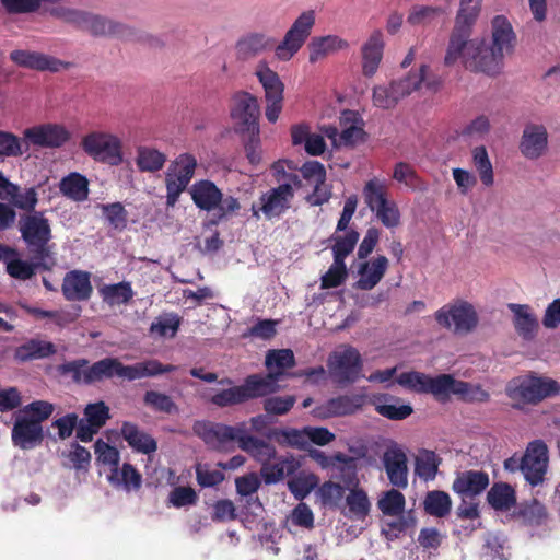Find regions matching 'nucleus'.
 <instances>
[{
	"label": "nucleus",
	"instance_id": "8",
	"mask_svg": "<svg viewBox=\"0 0 560 560\" xmlns=\"http://www.w3.org/2000/svg\"><path fill=\"white\" fill-rule=\"evenodd\" d=\"M80 145L96 162L110 166H118L122 163V143L113 133L91 131L82 138Z\"/></svg>",
	"mask_w": 560,
	"mask_h": 560
},
{
	"label": "nucleus",
	"instance_id": "49",
	"mask_svg": "<svg viewBox=\"0 0 560 560\" xmlns=\"http://www.w3.org/2000/svg\"><path fill=\"white\" fill-rule=\"evenodd\" d=\"M55 405L47 400H34L19 410V415L33 421L35 424L42 425V423L48 420L55 412Z\"/></svg>",
	"mask_w": 560,
	"mask_h": 560
},
{
	"label": "nucleus",
	"instance_id": "54",
	"mask_svg": "<svg viewBox=\"0 0 560 560\" xmlns=\"http://www.w3.org/2000/svg\"><path fill=\"white\" fill-rule=\"evenodd\" d=\"M377 505L384 515L396 516L404 513L406 499L399 490L390 489L383 494Z\"/></svg>",
	"mask_w": 560,
	"mask_h": 560
},
{
	"label": "nucleus",
	"instance_id": "52",
	"mask_svg": "<svg viewBox=\"0 0 560 560\" xmlns=\"http://www.w3.org/2000/svg\"><path fill=\"white\" fill-rule=\"evenodd\" d=\"M265 364L269 370L268 373L280 372V380L283 375L284 369L293 368L295 365L294 353L291 349L269 350L266 355Z\"/></svg>",
	"mask_w": 560,
	"mask_h": 560
},
{
	"label": "nucleus",
	"instance_id": "46",
	"mask_svg": "<svg viewBox=\"0 0 560 560\" xmlns=\"http://www.w3.org/2000/svg\"><path fill=\"white\" fill-rule=\"evenodd\" d=\"M424 70L425 65H422L417 73H409L407 77L394 80L390 82L389 86L392 89V93H394L397 102H399L405 96L409 95L413 91L418 90L422 81L424 79Z\"/></svg>",
	"mask_w": 560,
	"mask_h": 560
},
{
	"label": "nucleus",
	"instance_id": "53",
	"mask_svg": "<svg viewBox=\"0 0 560 560\" xmlns=\"http://www.w3.org/2000/svg\"><path fill=\"white\" fill-rule=\"evenodd\" d=\"M28 150L25 140L11 131L0 130V156L18 158Z\"/></svg>",
	"mask_w": 560,
	"mask_h": 560
},
{
	"label": "nucleus",
	"instance_id": "61",
	"mask_svg": "<svg viewBox=\"0 0 560 560\" xmlns=\"http://www.w3.org/2000/svg\"><path fill=\"white\" fill-rule=\"evenodd\" d=\"M143 402L145 406L152 408L155 411L173 413L177 411V406L173 399L163 393L156 390H148L143 396Z\"/></svg>",
	"mask_w": 560,
	"mask_h": 560
},
{
	"label": "nucleus",
	"instance_id": "23",
	"mask_svg": "<svg viewBox=\"0 0 560 560\" xmlns=\"http://www.w3.org/2000/svg\"><path fill=\"white\" fill-rule=\"evenodd\" d=\"M10 59L20 67L38 71L58 72L61 68L67 67V63L55 57L30 50H13L10 54Z\"/></svg>",
	"mask_w": 560,
	"mask_h": 560
},
{
	"label": "nucleus",
	"instance_id": "10",
	"mask_svg": "<svg viewBox=\"0 0 560 560\" xmlns=\"http://www.w3.org/2000/svg\"><path fill=\"white\" fill-rule=\"evenodd\" d=\"M265 93V115L269 122L275 124L283 107L284 84L279 74L271 70L265 61H260L255 72Z\"/></svg>",
	"mask_w": 560,
	"mask_h": 560
},
{
	"label": "nucleus",
	"instance_id": "36",
	"mask_svg": "<svg viewBox=\"0 0 560 560\" xmlns=\"http://www.w3.org/2000/svg\"><path fill=\"white\" fill-rule=\"evenodd\" d=\"M488 503L497 511H510L516 504L514 488L505 482L494 483L487 493Z\"/></svg>",
	"mask_w": 560,
	"mask_h": 560
},
{
	"label": "nucleus",
	"instance_id": "25",
	"mask_svg": "<svg viewBox=\"0 0 560 560\" xmlns=\"http://www.w3.org/2000/svg\"><path fill=\"white\" fill-rule=\"evenodd\" d=\"M389 261L387 257L378 255L377 257L360 264L358 273L359 280L354 287L359 290L370 291L376 287L385 276Z\"/></svg>",
	"mask_w": 560,
	"mask_h": 560
},
{
	"label": "nucleus",
	"instance_id": "47",
	"mask_svg": "<svg viewBox=\"0 0 560 560\" xmlns=\"http://www.w3.org/2000/svg\"><path fill=\"white\" fill-rule=\"evenodd\" d=\"M424 70L425 65H422L417 73H409L407 77L394 80L390 82L389 86L392 89V93H394L397 102H399L405 96L409 95L413 91L418 90L422 81L424 79Z\"/></svg>",
	"mask_w": 560,
	"mask_h": 560
},
{
	"label": "nucleus",
	"instance_id": "2",
	"mask_svg": "<svg viewBox=\"0 0 560 560\" xmlns=\"http://www.w3.org/2000/svg\"><path fill=\"white\" fill-rule=\"evenodd\" d=\"M280 374V372H271L247 375L241 385L219 390L209 401L219 408H226L272 395L279 390Z\"/></svg>",
	"mask_w": 560,
	"mask_h": 560
},
{
	"label": "nucleus",
	"instance_id": "32",
	"mask_svg": "<svg viewBox=\"0 0 560 560\" xmlns=\"http://www.w3.org/2000/svg\"><path fill=\"white\" fill-rule=\"evenodd\" d=\"M510 311L514 314L513 323L516 332L525 340L535 338L538 331L537 317L530 313V307L526 304H509Z\"/></svg>",
	"mask_w": 560,
	"mask_h": 560
},
{
	"label": "nucleus",
	"instance_id": "22",
	"mask_svg": "<svg viewBox=\"0 0 560 560\" xmlns=\"http://www.w3.org/2000/svg\"><path fill=\"white\" fill-rule=\"evenodd\" d=\"M61 291L67 301H88L93 293L90 272L83 270L67 272Z\"/></svg>",
	"mask_w": 560,
	"mask_h": 560
},
{
	"label": "nucleus",
	"instance_id": "20",
	"mask_svg": "<svg viewBox=\"0 0 560 560\" xmlns=\"http://www.w3.org/2000/svg\"><path fill=\"white\" fill-rule=\"evenodd\" d=\"M11 439L14 446L21 450H32L44 441L43 425L35 424L18 413L11 431Z\"/></svg>",
	"mask_w": 560,
	"mask_h": 560
},
{
	"label": "nucleus",
	"instance_id": "28",
	"mask_svg": "<svg viewBox=\"0 0 560 560\" xmlns=\"http://www.w3.org/2000/svg\"><path fill=\"white\" fill-rule=\"evenodd\" d=\"M275 460V463H266L260 468V476L266 485L281 481L284 476L293 475L301 466L293 455L277 456Z\"/></svg>",
	"mask_w": 560,
	"mask_h": 560
},
{
	"label": "nucleus",
	"instance_id": "33",
	"mask_svg": "<svg viewBox=\"0 0 560 560\" xmlns=\"http://www.w3.org/2000/svg\"><path fill=\"white\" fill-rule=\"evenodd\" d=\"M398 402L399 398L386 394L375 396L372 400V404L377 413L389 420L396 421L404 420L413 412V409L410 405H397Z\"/></svg>",
	"mask_w": 560,
	"mask_h": 560
},
{
	"label": "nucleus",
	"instance_id": "40",
	"mask_svg": "<svg viewBox=\"0 0 560 560\" xmlns=\"http://www.w3.org/2000/svg\"><path fill=\"white\" fill-rule=\"evenodd\" d=\"M343 235H339L335 232V234L330 237L334 241V245L331 246L334 259L338 261H345L346 258L353 252L360 234L354 229H349L345 231Z\"/></svg>",
	"mask_w": 560,
	"mask_h": 560
},
{
	"label": "nucleus",
	"instance_id": "26",
	"mask_svg": "<svg viewBox=\"0 0 560 560\" xmlns=\"http://www.w3.org/2000/svg\"><path fill=\"white\" fill-rule=\"evenodd\" d=\"M176 370L175 365L167 364L163 365L158 360H148L144 362H138L133 365H124L118 360L117 376L126 378L128 381H135L142 377L156 376L163 373L173 372Z\"/></svg>",
	"mask_w": 560,
	"mask_h": 560
},
{
	"label": "nucleus",
	"instance_id": "51",
	"mask_svg": "<svg viewBox=\"0 0 560 560\" xmlns=\"http://www.w3.org/2000/svg\"><path fill=\"white\" fill-rule=\"evenodd\" d=\"M472 163L481 183L487 187L492 186L494 183L493 167L483 145L476 147L472 150Z\"/></svg>",
	"mask_w": 560,
	"mask_h": 560
},
{
	"label": "nucleus",
	"instance_id": "42",
	"mask_svg": "<svg viewBox=\"0 0 560 560\" xmlns=\"http://www.w3.org/2000/svg\"><path fill=\"white\" fill-rule=\"evenodd\" d=\"M166 155L156 149L139 147L137 150L136 164L141 172H158L163 168Z\"/></svg>",
	"mask_w": 560,
	"mask_h": 560
},
{
	"label": "nucleus",
	"instance_id": "24",
	"mask_svg": "<svg viewBox=\"0 0 560 560\" xmlns=\"http://www.w3.org/2000/svg\"><path fill=\"white\" fill-rule=\"evenodd\" d=\"M489 486V476L481 470H466L457 474L452 490L464 498H474Z\"/></svg>",
	"mask_w": 560,
	"mask_h": 560
},
{
	"label": "nucleus",
	"instance_id": "19",
	"mask_svg": "<svg viewBox=\"0 0 560 560\" xmlns=\"http://www.w3.org/2000/svg\"><path fill=\"white\" fill-rule=\"evenodd\" d=\"M382 462L389 482L397 489H405L408 486V459L406 453L394 445L383 454Z\"/></svg>",
	"mask_w": 560,
	"mask_h": 560
},
{
	"label": "nucleus",
	"instance_id": "64",
	"mask_svg": "<svg viewBox=\"0 0 560 560\" xmlns=\"http://www.w3.org/2000/svg\"><path fill=\"white\" fill-rule=\"evenodd\" d=\"M180 319L175 314L159 316L150 326V331L160 337H174L179 328Z\"/></svg>",
	"mask_w": 560,
	"mask_h": 560
},
{
	"label": "nucleus",
	"instance_id": "58",
	"mask_svg": "<svg viewBox=\"0 0 560 560\" xmlns=\"http://www.w3.org/2000/svg\"><path fill=\"white\" fill-rule=\"evenodd\" d=\"M393 178L413 190L422 189L423 187V183L418 176L415 167L406 162H398L395 164Z\"/></svg>",
	"mask_w": 560,
	"mask_h": 560
},
{
	"label": "nucleus",
	"instance_id": "62",
	"mask_svg": "<svg viewBox=\"0 0 560 560\" xmlns=\"http://www.w3.org/2000/svg\"><path fill=\"white\" fill-rule=\"evenodd\" d=\"M372 212L381 223L388 228H396L400 223V212L395 201L387 199L382 205L376 207Z\"/></svg>",
	"mask_w": 560,
	"mask_h": 560
},
{
	"label": "nucleus",
	"instance_id": "43",
	"mask_svg": "<svg viewBox=\"0 0 560 560\" xmlns=\"http://www.w3.org/2000/svg\"><path fill=\"white\" fill-rule=\"evenodd\" d=\"M118 359L105 358L86 369L84 373V383L92 384L94 382L102 381L103 378H112L117 376Z\"/></svg>",
	"mask_w": 560,
	"mask_h": 560
},
{
	"label": "nucleus",
	"instance_id": "3",
	"mask_svg": "<svg viewBox=\"0 0 560 560\" xmlns=\"http://www.w3.org/2000/svg\"><path fill=\"white\" fill-rule=\"evenodd\" d=\"M492 44L482 42V61H478V68L488 75L497 74L501 67L505 54L512 52L515 44V33L509 20L503 15H497L491 22Z\"/></svg>",
	"mask_w": 560,
	"mask_h": 560
},
{
	"label": "nucleus",
	"instance_id": "37",
	"mask_svg": "<svg viewBox=\"0 0 560 560\" xmlns=\"http://www.w3.org/2000/svg\"><path fill=\"white\" fill-rule=\"evenodd\" d=\"M422 504L425 514L438 518L446 517L452 510V499L443 490L428 491Z\"/></svg>",
	"mask_w": 560,
	"mask_h": 560
},
{
	"label": "nucleus",
	"instance_id": "29",
	"mask_svg": "<svg viewBox=\"0 0 560 560\" xmlns=\"http://www.w3.org/2000/svg\"><path fill=\"white\" fill-rule=\"evenodd\" d=\"M307 48L310 50V62L315 63L330 54L348 49L349 43L337 35H326L313 37Z\"/></svg>",
	"mask_w": 560,
	"mask_h": 560
},
{
	"label": "nucleus",
	"instance_id": "27",
	"mask_svg": "<svg viewBox=\"0 0 560 560\" xmlns=\"http://www.w3.org/2000/svg\"><path fill=\"white\" fill-rule=\"evenodd\" d=\"M120 433L128 445L138 453L150 455L158 450L156 440L149 433L140 430L136 423L122 422Z\"/></svg>",
	"mask_w": 560,
	"mask_h": 560
},
{
	"label": "nucleus",
	"instance_id": "1",
	"mask_svg": "<svg viewBox=\"0 0 560 560\" xmlns=\"http://www.w3.org/2000/svg\"><path fill=\"white\" fill-rule=\"evenodd\" d=\"M315 24L313 10L303 12L287 31L282 42L276 45V39L262 33H249L242 36L235 44L237 60L247 61L259 54L275 48L276 57L289 61L302 48Z\"/></svg>",
	"mask_w": 560,
	"mask_h": 560
},
{
	"label": "nucleus",
	"instance_id": "18",
	"mask_svg": "<svg viewBox=\"0 0 560 560\" xmlns=\"http://www.w3.org/2000/svg\"><path fill=\"white\" fill-rule=\"evenodd\" d=\"M548 131L541 124L529 122L524 127L520 151L528 160H538L548 150Z\"/></svg>",
	"mask_w": 560,
	"mask_h": 560
},
{
	"label": "nucleus",
	"instance_id": "41",
	"mask_svg": "<svg viewBox=\"0 0 560 560\" xmlns=\"http://www.w3.org/2000/svg\"><path fill=\"white\" fill-rule=\"evenodd\" d=\"M332 460L338 463L339 475L337 477L343 482L345 487L349 489L358 487L357 459L339 452L332 456Z\"/></svg>",
	"mask_w": 560,
	"mask_h": 560
},
{
	"label": "nucleus",
	"instance_id": "15",
	"mask_svg": "<svg viewBox=\"0 0 560 560\" xmlns=\"http://www.w3.org/2000/svg\"><path fill=\"white\" fill-rule=\"evenodd\" d=\"M293 197L294 190L291 184H280L260 196V208L258 210L253 205V215L258 217L259 211H261L267 220L279 218L290 208V201Z\"/></svg>",
	"mask_w": 560,
	"mask_h": 560
},
{
	"label": "nucleus",
	"instance_id": "50",
	"mask_svg": "<svg viewBox=\"0 0 560 560\" xmlns=\"http://www.w3.org/2000/svg\"><path fill=\"white\" fill-rule=\"evenodd\" d=\"M362 195L365 205L372 211L388 199L387 186L383 180L374 177L365 183Z\"/></svg>",
	"mask_w": 560,
	"mask_h": 560
},
{
	"label": "nucleus",
	"instance_id": "5",
	"mask_svg": "<svg viewBox=\"0 0 560 560\" xmlns=\"http://www.w3.org/2000/svg\"><path fill=\"white\" fill-rule=\"evenodd\" d=\"M19 231L34 260L46 261L50 258L49 243L52 238V231L50 222L43 211L21 215Z\"/></svg>",
	"mask_w": 560,
	"mask_h": 560
},
{
	"label": "nucleus",
	"instance_id": "55",
	"mask_svg": "<svg viewBox=\"0 0 560 560\" xmlns=\"http://www.w3.org/2000/svg\"><path fill=\"white\" fill-rule=\"evenodd\" d=\"M481 3L482 0H460L454 25L467 26L472 30L479 16Z\"/></svg>",
	"mask_w": 560,
	"mask_h": 560
},
{
	"label": "nucleus",
	"instance_id": "63",
	"mask_svg": "<svg viewBox=\"0 0 560 560\" xmlns=\"http://www.w3.org/2000/svg\"><path fill=\"white\" fill-rule=\"evenodd\" d=\"M196 167V158L190 153H183L171 163L167 171L173 172L190 183L195 175Z\"/></svg>",
	"mask_w": 560,
	"mask_h": 560
},
{
	"label": "nucleus",
	"instance_id": "39",
	"mask_svg": "<svg viewBox=\"0 0 560 560\" xmlns=\"http://www.w3.org/2000/svg\"><path fill=\"white\" fill-rule=\"evenodd\" d=\"M72 21L86 27L94 35L115 34L116 27L112 21L84 12H72Z\"/></svg>",
	"mask_w": 560,
	"mask_h": 560
},
{
	"label": "nucleus",
	"instance_id": "38",
	"mask_svg": "<svg viewBox=\"0 0 560 560\" xmlns=\"http://www.w3.org/2000/svg\"><path fill=\"white\" fill-rule=\"evenodd\" d=\"M466 387L464 381L455 380L451 374H440L435 377L429 376L428 380V394L435 397H448L451 394L464 392Z\"/></svg>",
	"mask_w": 560,
	"mask_h": 560
},
{
	"label": "nucleus",
	"instance_id": "60",
	"mask_svg": "<svg viewBox=\"0 0 560 560\" xmlns=\"http://www.w3.org/2000/svg\"><path fill=\"white\" fill-rule=\"evenodd\" d=\"M348 277V269L345 261L334 259L331 266L320 278L322 289H332L341 285Z\"/></svg>",
	"mask_w": 560,
	"mask_h": 560
},
{
	"label": "nucleus",
	"instance_id": "59",
	"mask_svg": "<svg viewBox=\"0 0 560 560\" xmlns=\"http://www.w3.org/2000/svg\"><path fill=\"white\" fill-rule=\"evenodd\" d=\"M318 478L314 474L299 475L288 481L290 492L299 500L306 498L317 486Z\"/></svg>",
	"mask_w": 560,
	"mask_h": 560
},
{
	"label": "nucleus",
	"instance_id": "7",
	"mask_svg": "<svg viewBox=\"0 0 560 560\" xmlns=\"http://www.w3.org/2000/svg\"><path fill=\"white\" fill-rule=\"evenodd\" d=\"M560 393V384L550 378L529 374L513 378L506 386V395L521 404L537 405Z\"/></svg>",
	"mask_w": 560,
	"mask_h": 560
},
{
	"label": "nucleus",
	"instance_id": "21",
	"mask_svg": "<svg viewBox=\"0 0 560 560\" xmlns=\"http://www.w3.org/2000/svg\"><path fill=\"white\" fill-rule=\"evenodd\" d=\"M385 48L384 33L374 30L361 47L362 73L364 77H373L383 59Z\"/></svg>",
	"mask_w": 560,
	"mask_h": 560
},
{
	"label": "nucleus",
	"instance_id": "34",
	"mask_svg": "<svg viewBox=\"0 0 560 560\" xmlns=\"http://www.w3.org/2000/svg\"><path fill=\"white\" fill-rule=\"evenodd\" d=\"M59 190L65 197L73 201H85L90 192L89 180L84 175L72 172L60 180Z\"/></svg>",
	"mask_w": 560,
	"mask_h": 560
},
{
	"label": "nucleus",
	"instance_id": "4",
	"mask_svg": "<svg viewBox=\"0 0 560 560\" xmlns=\"http://www.w3.org/2000/svg\"><path fill=\"white\" fill-rule=\"evenodd\" d=\"M190 195L197 208L208 212L214 211L211 220L212 224L228 221L241 209V203L237 198L233 196L224 197L221 189L209 179L196 182L191 186Z\"/></svg>",
	"mask_w": 560,
	"mask_h": 560
},
{
	"label": "nucleus",
	"instance_id": "16",
	"mask_svg": "<svg viewBox=\"0 0 560 560\" xmlns=\"http://www.w3.org/2000/svg\"><path fill=\"white\" fill-rule=\"evenodd\" d=\"M435 319L445 328H451L453 323L455 332H469L478 324L476 311L467 302L453 305L448 310L446 307L440 308L435 313Z\"/></svg>",
	"mask_w": 560,
	"mask_h": 560
},
{
	"label": "nucleus",
	"instance_id": "44",
	"mask_svg": "<svg viewBox=\"0 0 560 560\" xmlns=\"http://www.w3.org/2000/svg\"><path fill=\"white\" fill-rule=\"evenodd\" d=\"M348 506L347 516L355 520H363L370 512V501L366 492L358 487L351 488L346 498Z\"/></svg>",
	"mask_w": 560,
	"mask_h": 560
},
{
	"label": "nucleus",
	"instance_id": "6",
	"mask_svg": "<svg viewBox=\"0 0 560 560\" xmlns=\"http://www.w3.org/2000/svg\"><path fill=\"white\" fill-rule=\"evenodd\" d=\"M471 33L472 30L467 26L454 25L444 57L445 66L451 67L460 59L467 70L481 72L478 61H482V42L471 39Z\"/></svg>",
	"mask_w": 560,
	"mask_h": 560
},
{
	"label": "nucleus",
	"instance_id": "45",
	"mask_svg": "<svg viewBox=\"0 0 560 560\" xmlns=\"http://www.w3.org/2000/svg\"><path fill=\"white\" fill-rule=\"evenodd\" d=\"M442 459L435 452L422 450L416 458V474L424 481L433 480L438 474Z\"/></svg>",
	"mask_w": 560,
	"mask_h": 560
},
{
	"label": "nucleus",
	"instance_id": "30",
	"mask_svg": "<svg viewBox=\"0 0 560 560\" xmlns=\"http://www.w3.org/2000/svg\"><path fill=\"white\" fill-rule=\"evenodd\" d=\"M56 352L57 349L52 342L32 338L16 347L13 357L15 361L23 363L49 358Z\"/></svg>",
	"mask_w": 560,
	"mask_h": 560
},
{
	"label": "nucleus",
	"instance_id": "56",
	"mask_svg": "<svg viewBox=\"0 0 560 560\" xmlns=\"http://www.w3.org/2000/svg\"><path fill=\"white\" fill-rule=\"evenodd\" d=\"M10 197L12 203L28 213L36 212L35 208L38 202V195L35 187L26 188L24 191H21L20 187L16 185V191L5 192L3 198Z\"/></svg>",
	"mask_w": 560,
	"mask_h": 560
},
{
	"label": "nucleus",
	"instance_id": "17",
	"mask_svg": "<svg viewBox=\"0 0 560 560\" xmlns=\"http://www.w3.org/2000/svg\"><path fill=\"white\" fill-rule=\"evenodd\" d=\"M365 402L363 395H339L317 406L313 415L320 419L342 417L355 413Z\"/></svg>",
	"mask_w": 560,
	"mask_h": 560
},
{
	"label": "nucleus",
	"instance_id": "31",
	"mask_svg": "<svg viewBox=\"0 0 560 560\" xmlns=\"http://www.w3.org/2000/svg\"><path fill=\"white\" fill-rule=\"evenodd\" d=\"M240 448L259 463L261 467L277 458V450L273 444L246 433L240 438Z\"/></svg>",
	"mask_w": 560,
	"mask_h": 560
},
{
	"label": "nucleus",
	"instance_id": "13",
	"mask_svg": "<svg viewBox=\"0 0 560 560\" xmlns=\"http://www.w3.org/2000/svg\"><path fill=\"white\" fill-rule=\"evenodd\" d=\"M25 144L38 148L57 149L70 139V131L61 124L47 122L26 128L23 131Z\"/></svg>",
	"mask_w": 560,
	"mask_h": 560
},
{
	"label": "nucleus",
	"instance_id": "12",
	"mask_svg": "<svg viewBox=\"0 0 560 560\" xmlns=\"http://www.w3.org/2000/svg\"><path fill=\"white\" fill-rule=\"evenodd\" d=\"M194 433L213 450L222 451L226 443L237 441L245 435L244 423L232 427L211 421H196Z\"/></svg>",
	"mask_w": 560,
	"mask_h": 560
},
{
	"label": "nucleus",
	"instance_id": "9",
	"mask_svg": "<svg viewBox=\"0 0 560 560\" xmlns=\"http://www.w3.org/2000/svg\"><path fill=\"white\" fill-rule=\"evenodd\" d=\"M327 368L336 383L347 385L355 383L360 378L363 361L354 347L343 345L329 354Z\"/></svg>",
	"mask_w": 560,
	"mask_h": 560
},
{
	"label": "nucleus",
	"instance_id": "11",
	"mask_svg": "<svg viewBox=\"0 0 560 560\" xmlns=\"http://www.w3.org/2000/svg\"><path fill=\"white\" fill-rule=\"evenodd\" d=\"M230 113L238 132L249 135L259 133L258 119L260 107L255 95L246 91L234 93Z\"/></svg>",
	"mask_w": 560,
	"mask_h": 560
},
{
	"label": "nucleus",
	"instance_id": "57",
	"mask_svg": "<svg viewBox=\"0 0 560 560\" xmlns=\"http://www.w3.org/2000/svg\"><path fill=\"white\" fill-rule=\"evenodd\" d=\"M516 515L526 524L539 525L546 517V510L539 501L533 499L530 502L521 503Z\"/></svg>",
	"mask_w": 560,
	"mask_h": 560
},
{
	"label": "nucleus",
	"instance_id": "14",
	"mask_svg": "<svg viewBox=\"0 0 560 560\" xmlns=\"http://www.w3.org/2000/svg\"><path fill=\"white\" fill-rule=\"evenodd\" d=\"M548 466V448L547 445L536 440L528 444L523 454V476L532 486L541 485Z\"/></svg>",
	"mask_w": 560,
	"mask_h": 560
},
{
	"label": "nucleus",
	"instance_id": "48",
	"mask_svg": "<svg viewBox=\"0 0 560 560\" xmlns=\"http://www.w3.org/2000/svg\"><path fill=\"white\" fill-rule=\"evenodd\" d=\"M7 264V272L15 279L28 280L35 275L36 268L50 269L46 261L34 260L28 262L18 258L16 256L9 258Z\"/></svg>",
	"mask_w": 560,
	"mask_h": 560
},
{
	"label": "nucleus",
	"instance_id": "35",
	"mask_svg": "<svg viewBox=\"0 0 560 560\" xmlns=\"http://www.w3.org/2000/svg\"><path fill=\"white\" fill-rule=\"evenodd\" d=\"M98 293L103 302L109 306L129 304L135 296L131 283L128 281L104 284L98 289Z\"/></svg>",
	"mask_w": 560,
	"mask_h": 560
}]
</instances>
